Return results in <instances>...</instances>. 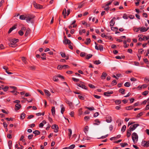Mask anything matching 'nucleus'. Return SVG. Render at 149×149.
<instances>
[{
    "label": "nucleus",
    "mask_w": 149,
    "mask_h": 149,
    "mask_svg": "<svg viewBox=\"0 0 149 149\" xmlns=\"http://www.w3.org/2000/svg\"><path fill=\"white\" fill-rule=\"evenodd\" d=\"M19 41L18 39H13L10 42L9 44V46L10 47H16V45L15 43Z\"/></svg>",
    "instance_id": "f257e3e1"
},
{
    "label": "nucleus",
    "mask_w": 149,
    "mask_h": 149,
    "mask_svg": "<svg viewBox=\"0 0 149 149\" xmlns=\"http://www.w3.org/2000/svg\"><path fill=\"white\" fill-rule=\"evenodd\" d=\"M132 139L134 143L137 142L138 139V136L136 133L134 132L132 134Z\"/></svg>",
    "instance_id": "f03ea898"
},
{
    "label": "nucleus",
    "mask_w": 149,
    "mask_h": 149,
    "mask_svg": "<svg viewBox=\"0 0 149 149\" xmlns=\"http://www.w3.org/2000/svg\"><path fill=\"white\" fill-rule=\"evenodd\" d=\"M34 18L33 15H29L26 17V20L28 23H29L33 21V19Z\"/></svg>",
    "instance_id": "7ed1b4c3"
},
{
    "label": "nucleus",
    "mask_w": 149,
    "mask_h": 149,
    "mask_svg": "<svg viewBox=\"0 0 149 149\" xmlns=\"http://www.w3.org/2000/svg\"><path fill=\"white\" fill-rule=\"evenodd\" d=\"M141 145L147 148L149 147V140L148 141H143L141 143Z\"/></svg>",
    "instance_id": "20e7f679"
},
{
    "label": "nucleus",
    "mask_w": 149,
    "mask_h": 149,
    "mask_svg": "<svg viewBox=\"0 0 149 149\" xmlns=\"http://www.w3.org/2000/svg\"><path fill=\"white\" fill-rule=\"evenodd\" d=\"M139 125L138 124H134L133 125H132L130 126L129 129L130 131H133L135 130L136 128Z\"/></svg>",
    "instance_id": "39448f33"
},
{
    "label": "nucleus",
    "mask_w": 149,
    "mask_h": 149,
    "mask_svg": "<svg viewBox=\"0 0 149 149\" xmlns=\"http://www.w3.org/2000/svg\"><path fill=\"white\" fill-rule=\"evenodd\" d=\"M83 82H80L79 83H77V85L80 87H81L83 89L87 90V88L86 87V86L83 84Z\"/></svg>",
    "instance_id": "423d86ee"
},
{
    "label": "nucleus",
    "mask_w": 149,
    "mask_h": 149,
    "mask_svg": "<svg viewBox=\"0 0 149 149\" xmlns=\"http://www.w3.org/2000/svg\"><path fill=\"white\" fill-rule=\"evenodd\" d=\"M113 91H108L107 92H104V96L109 97L110 96V95L111 94H113Z\"/></svg>",
    "instance_id": "0eeeda50"
},
{
    "label": "nucleus",
    "mask_w": 149,
    "mask_h": 149,
    "mask_svg": "<svg viewBox=\"0 0 149 149\" xmlns=\"http://www.w3.org/2000/svg\"><path fill=\"white\" fill-rule=\"evenodd\" d=\"M33 5L34 7L36 8L41 9L42 7V6L39 4H38L35 2L33 3Z\"/></svg>",
    "instance_id": "6e6552de"
},
{
    "label": "nucleus",
    "mask_w": 149,
    "mask_h": 149,
    "mask_svg": "<svg viewBox=\"0 0 149 149\" xmlns=\"http://www.w3.org/2000/svg\"><path fill=\"white\" fill-rule=\"evenodd\" d=\"M116 19V18L115 17H114L113 18V19L110 21V26H113L115 23V22L114 21V19Z\"/></svg>",
    "instance_id": "1a4fd4ad"
},
{
    "label": "nucleus",
    "mask_w": 149,
    "mask_h": 149,
    "mask_svg": "<svg viewBox=\"0 0 149 149\" xmlns=\"http://www.w3.org/2000/svg\"><path fill=\"white\" fill-rule=\"evenodd\" d=\"M149 29V28L148 27L146 29L145 27H139V30L141 32H145L147 31Z\"/></svg>",
    "instance_id": "9d476101"
},
{
    "label": "nucleus",
    "mask_w": 149,
    "mask_h": 149,
    "mask_svg": "<svg viewBox=\"0 0 149 149\" xmlns=\"http://www.w3.org/2000/svg\"><path fill=\"white\" fill-rule=\"evenodd\" d=\"M63 42L65 45L67 44L69 45L71 43L70 41L67 38H66L63 41Z\"/></svg>",
    "instance_id": "9b49d317"
},
{
    "label": "nucleus",
    "mask_w": 149,
    "mask_h": 149,
    "mask_svg": "<svg viewBox=\"0 0 149 149\" xmlns=\"http://www.w3.org/2000/svg\"><path fill=\"white\" fill-rule=\"evenodd\" d=\"M66 102L67 103L69 104V106H70L71 108H72V109H73V104L72 102H70L69 100L66 101Z\"/></svg>",
    "instance_id": "f8f14e48"
},
{
    "label": "nucleus",
    "mask_w": 149,
    "mask_h": 149,
    "mask_svg": "<svg viewBox=\"0 0 149 149\" xmlns=\"http://www.w3.org/2000/svg\"><path fill=\"white\" fill-rule=\"evenodd\" d=\"M91 40L90 38H87L86 39V41L84 42V43L87 45H88L91 43Z\"/></svg>",
    "instance_id": "ddd939ff"
},
{
    "label": "nucleus",
    "mask_w": 149,
    "mask_h": 149,
    "mask_svg": "<svg viewBox=\"0 0 149 149\" xmlns=\"http://www.w3.org/2000/svg\"><path fill=\"white\" fill-rule=\"evenodd\" d=\"M15 107H16L15 110H18L21 107V105L20 104H17L15 105Z\"/></svg>",
    "instance_id": "4468645a"
},
{
    "label": "nucleus",
    "mask_w": 149,
    "mask_h": 149,
    "mask_svg": "<svg viewBox=\"0 0 149 149\" xmlns=\"http://www.w3.org/2000/svg\"><path fill=\"white\" fill-rule=\"evenodd\" d=\"M61 107V113L63 114V112L65 111V108L63 106V104H61L60 106Z\"/></svg>",
    "instance_id": "2eb2a0df"
},
{
    "label": "nucleus",
    "mask_w": 149,
    "mask_h": 149,
    "mask_svg": "<svg viewBox=\"0 0 149 149\" xmlns=\"http://www.w3.org/2000/svg\"><path fill=\"white\" fill-rule=\"evenodd\" d=\"M107 76V74L105 72H103L101 75V77L102 79H104L106 78V77Z\"/></svg>",
    "instance_id": "dca6fc26"
},
{
    "label": "nucleus",
    "mask_w": 149,
    "mask_h": 149,
    "mask_svg": "<svg viewBox=\"0 0 149 149\" xmlns=\"http://www.w3.org/2000/svg\"><path fill=\"white\" fill-rule=\"evenodd\" d=\"M52 114L53 116H54L55 114V107H52L51 109Z\"/></svg>",
    "instance_id": "f3484780"
},
{
    "label": "nucleus",
    "mask_w": 149,
    "mask_h": 149,
    "mask_svg": "<svg viewBox=\"0 0 149 149\" xmlns=\"http://www.w3.org/2000/svg\"><path fill=\"white\" fill-rule=\"evenodd\" d=\"M95 123H93V125H99L100 123V122L98 119H96L95 120Z\"/></svg>",
    "instance_id": "a211bd4d"
},
{
    "label": "nucleus",
    "mask_w": 149,
    "mask_h": 149,
    "mask_svg": "<svg viewBox=\"0 0 149 149\" xmlns=\"http://www.w3.org/2000/svg\"><path fill=\"white\" fill-rule=\"evenodd\" d=\"M125 89L123 88H120L119 90V92L121 93L122 94L125 93Z\"/></svg>",
    "instance_id": "6ab92c4d"
},
{
    "label": "nucleus",
    "mask_w": 149,
    "mask_h": 149,
    "mask_svg": "<svg viewBox=\"0 0 149 149\" xmlns=\"http://www.w3.org/2000/svg\"><path fill=\"white\" fill-rule=\"evenodd\" d=\"M112 121V118L111 116H108V118L106 120V121L108 123H111Z\"/></svg>",
    "instance_id": "aec40b11"
},
{
    "label": "nucleus",
    "mask_w": 149,
    "mask_h": 149,
    "mask_svg": "<svg viewBox=\"0 0 149 149\" xmlns=\"http://www.w3.org/2000/svg\"><path fill=\"white\" fill-rule=\"evenodd\" d=\"M33 133L35 134V136L36 135H39L40 134V132L38 130H35L33 132Z\"/></svg>",
    "instance_id": "412c9836"
},
{
    "label": "nucleus",
    "mask_w": 149,
    "mask_h": 149,
    "mask_svg": "<svg viewBox=\"0 0 149 149\" xmlns=\"http://www.w3.org/2000/svg\"><path fill=\"white\" fill-rule=\"evenodd\" d=\"M44 92L46 95H47L48 96H49L51 95V94L47 90H45Z\"/></svg>",
    "instance_id": "4be33fe9"
},
{
    "label": "nucleus",
    "mask_w": 149,
    "mask_h": 149,
    "mask_svg": "<svg viewBox=\"0 0 149 149\" xmlns=\"http://www.w3.org/2000/svg\"><path fill=\"white\" fill-rule=\"evenodd\" d=\"M123 43L124 44V47L125 48H127L129 45L128 44H127V41L125 40H123Z\"/></svg>",
    "instance_id": "5701e85b"
},
{
    "label": "nucleus",
    "mask_w": 149,
    "mask_h": 149,
    "mask_svg": "<svg viewBox=\"0 0 149 149\" xmlns=\"http://www.w3.org/2000/svg\"><path fill=\"white\" fill-rule=\"evenodd\" d=\"M25 115H26L25 113H22L20 116V119L23 120L25 118Z\"/></svg>",
    "instance_id": "b1692460"
},
{
    "label": "nucleus",
    "mask_w": 149,
    "mask_h": 149,
    "mask_svg": "<svg viewBox=\"0 0 149 149\" xmlns=\"http://www.w3.org/2000/svg\"><path fill=\"white\" fill-rule=\"evenodd\" d=\"M86 32V31L85 29H83L81 30H80L79 31V34L80 35H81L82 34V33H85Z\"/></svg>",
    "instance_id": "393cba45"
},
{
    "label": "nucleus",
    "mask_w": 149,
    "mask_h": 149,
    "mask_svg": "<svg viewBox=\"0 0 149 149\" xmlns=\"http://www.w3.org/2000/svg\"><path fill=\"white\" fill-rule=\"evenodd\" d=\"M30 30L29 29H27L26 30V31L25 34V36H27L28 35V34L30 33Z\"/></svg>",
    "instance_id": "a878e982"
},
{
    "label": "nucleus",
    "mask_w": 149,
    "mask_h": 149,
    "mask_svg": "<svg viewBox=\"0 0 149 149\" xmlns=\"http://www.w3.org/2000/svg\"><path fill=\"white\" fill-rule=\"evenodd\" d=\"M68 136H69V138H70L71 136V135H72V130H71V129H68Z\"/></svg>",
    "instance_id": "bb28decb"
},
{
    "label": "nucleus",
    "mask_w": 149,
    "mask_h": 149,
    "mask_svg": "<svg viewBox=\"0 0 149 149\" xmlns=\"http://www.w3.org/2000/svg\"><path fill=\"white\" fill-rule=\"evenodd\" d=\"M26 17L24 15H22L19 16V19L21 20H24L26 19Z\"/></svg>",
    "instance_id": "cd10ccee"
},
{
    "label": "nucleus",
    "mask_w": 149,
    "mask_h": 149,
    "mask_svg": "<svg viewBox=\"0 0 149 149\" xmlns=\"http://www.w3.org/2000/svg\"><path fill=\"white\" fill-rule=\"evenodd\" d=\"M131 131L129 130V129H128V130L127 133V136L128 138L131 135Z\"/></svg>",
    "instance_id": "c85d7f7f"
},
{
    "label": "nucleus",
    "mask_w": 149,
    "mask_h": 149,
    "mask_svg": "<svg viewBox=\"0 0 149 149\" xmlns=\"http://www.w3.org/2000/svg\"><path fill=\"white\" fill-rule=\"evenodd\" d=\"M124 86L126 87H129L130 86V82H126L124 85Z\"/></svg>",
    "instance_id": "c756f323"
},
{
    "label": "nucleus",
    "mask_w": 149,
    "mask_h": 149,
    "mask_svg": "<svg viewBox=\"0 0 149 149\" xmlns=\"http://www.w3.org/2000/svg\"><path fill=\"white\" fill-rule=\"evenodd\" d=\"M115 103L116 104H120L121 103V101L120 100H116L115 101Z\"/></svg>",
    "instance_id": "7c9ffc66"
},
{
    "label": "nucleus",
    "mask_w": 149,
    "mask_h": 149,
    "mask_svg": "<svg viewBox=\"0 0 149 149\" xmlns=\"http://www.w3.org/2000/svg\"><path fill=\"white\" fill-rule=\"evenodd\" d=\"M143 115V113L142 112H141L138 114L137 116H136V118H139L140 117L142 116Z\"/></svg>",
    "instance_id": "2f4dec72"
},
{
    "label": "nucleus",
    "mask_w": 149,
    "mask_h": 149,
    "mask_svg": "<svg viewBox=\"0 0 149 149\" xmlns=\"http://www.w3.org/2000/svg\"><path fill=\"white\" fill-rule=\"evenodd\" d=\"M9 88V87L8 86H6L4 87H2V89L3 91H6Z\"/></svg>",
    "instance_id": "473e14b6"
},
{
    "label": "nucleus",
    "mask_w": 149,
    "mask_h": 149,
    "mask_svg": "<svg viewBox=\"0 0 149 149\" xmlns=\"http://www.w3.org/2000/svg\"><path fill=\"white\" fill-rule=\"evenodd\" d=\"M121 146L122 147H124L125 146H127L128 145V144L126 143H121L120 144Z\"/></svg>",
    "instance_id": "72a5a7b5"
},
{
    "label": "nucleus",
    "mask_w": 149,
    "mask_h": 149,
    "mask_svg": "<svg viewBox=\"0 0 149 149\" xmlns=\"http://www.w3.org/2000/svg\"><path fill=\"white\" fill-rule=\"evenodd\" d=\"M126 109L127 110H130L133 109V107L132 106H130L126 107Z\"/></svg>",
    "instance_id": "f704fd0d"
},
{
    "label": "nucleus",
    "mask_w": 149,
    "mask_h": 149,
    "mask_svg": "<svg viewBox=\"0 0 149 149\" xmlns=\"http://www.w3.org/2000/svg\"><path fill=\"white\" fill-rule=\"evenodd\" d=\"M22 60L24 63L25 64H26L27 63V61L26 60V58L25 57H23L22 58Z\"/></svg>",
    "instance_id": "c9c22d12"
},
{
    "label": "nucleus",
    "mask_w": 149,
    "mask_h": 149,
    "mask_svg": "<svg viewBox=\"0 0 149 149\" xmlns=\"http://www.w3.org/2000/svg\"><path fill=\"white\" fill-rule=\"evenodd\" d=\"M126 128V126L125 125H124L121 128V131L122 132H124Z\"/></svg>",
    "instance_id": "e433bc0d"
},
{
    "label": "nucleus",
    "mask_w": 149,
    "mask_h": 149,
    "mask_svg": "<svg viewBox=\"0 0 149 149\" xmlns=\"http://www.w3.org/2000/svg\"><path fill=\"white\" fill-rule=\"evenodd\" d=\"M60 54L62 57L65 58L66 57V55L65 53L63 52H60Z\"/></svg>",
    "instance_id": "4c0bfd02"
},
{
    "label": "nucleus",
    "mask_w": 149,
    "mask_h": 149,
    "mask_svg": "<svg viewBox=\"0 0 149 149\" xmlns=\"http://www.w3.org/2000/svg\"><path fill=\"white\" fill-rule=\"evenodd\" d=\"M86 109H87L90 111H92L93 110H95V109L94 107H86Z\"/></svg>",
    "instance_id": "58836bf2"
},
{
    "label": "nucleus",
    "mask_w": 149,
    "mask_h": 149,
    "mask_svg": "<svg viewBox=\"0 0 149 149\" xmlns=\"http://www.w3.org/2000/svg\"><path fill=\"white\" fill-rule=\"evenodd\" d=\"M92 56V55L91 54H89L87 55L86 56V58L87 59H89L91 58Z\"/></svg>",
    "instance_id": "ea45409f"
},
{
    "label": "nucleus",
    "mask_w": 149,
    "mask_h": 149,
    "mask_svg": "<svg viewBox=\"0 0 149 149\" xmlns=\"http://www.w3.org/2000/svg\"><path fill=\"white\" fill-rule=\"evenodd\" d=\"M101 62L99 60H96L94 62V63L96 65H98L100 64Z\"/></svg>",
    "instance_id": "a19ab883"
},
{
    "label": "nucleus",
    "mask_w": 149,
    "mask_h": 149,
    "mask_svg": "<svg viewBox=\"0 0 149 149\" xmlns=\"http://www.w3.org/2000/svg\"><path fill=\"white\" fill-rule=\"evenodd\" d=\"M111 29L112 31H116L118 30V28L117 27H111Z\"/></svg>",
    "instance_id": "79ce46f5"
},
{
    "label": "nucleus",
    "mask_w": 149,
    "mask_h": 149,
    "mask_svg": "<svg viewBox=\"0 0 149 149\" xmlns=\"http://www.w3.org/2000/svg\"><path fill=\"white\" fill-rule=\"evenodd\" d=\"M66 14V10L65 8H64L62 12V14L64 16H65Z\"/></svg>",
    "instance_id": "37998d69"
},
{
    "label": "nucleus",
    "mask_w": 149,
    "mask_h": 149,
    "mask_svg": "<svg viewBox=\"0 0 149 149\" xmlns=\"http://www.w3.org/2000/svg\"><path fill=\"white\" fill-rule=\"evenodd\" d=\"M148 91H144L142 93V95H146L148 93Z\"/></svg>",
    "instance_id": "c03bdc74"
},
{
    "label": "nucleus",
    "mask_w": 149,
    "mask_h": 149,
    "mask_svg": "<svg viewBox=\"0 0 149 149\" xmlns=\"http://www.w3.org/2000/svg\"><path fill=\"white\" fill-rule=\"evenodd\" d=\"M58 126L57 125L55 124L53 125L52 126V128L53 129H55L56 128H58Z\"/></svg>",
    "instance_id": "a18cd8bd"
},
{
    "label": "nucleus",
    "mask_w": 149,
    "mask_h": 149,
    "mask_svg": "<svg viewBox=\"0 0 149 149\" xmlns=\"http://www.w3.org/2000/svg\"><path fill=\"white\" fill-rule=\"evenodd\" d=\"M117 83L116 80H114L112 81L111 84L112 85L114 86Z\"/></svg>",
    "instance_id": "49530a36"
},
{
    "label": "nucleus",
    "mask_w": 149,
    "mask_h": 149,
    "mask_svg": "<svg viewBox=\"0 0 149 149\" xmlns=\"http://www.w3.org/2000/svg\"><path fill=\"white\" fill-rule=\"evenodd\" d=\"M99 49L100 50V51H102L103 50V46L102 45H100L98 46Z\"/></svg>",
    "instance_id": "de8ad7c7"
},
{
    "label": "nucleus",
    "mask_w": 149,
    "mask_h": 149,
    "mask_svg": "<svg viewBox=\"0 0 149 149\" xmlns=\"http://www.w3.org/2000/svg\"><path fill=\"white\" fill-rule=\"evenodd\" d=\"M123 17L125 19H127L128 18L127 14L125 13L123 14Z\"/></svg>",
    "instance_id": "09e8293b"
},
{
    "label": "nucleus",
    "mask_w": 149,
    "mask_h": 149,
    "mask_svg": "<svg viewBox=\"0 0 149 149\" xmlns=\"http://www.w3.org/2000/svg\"><path fill=\"white\" fill-rule=\"evenodd\" d=\"M88 86L91 88H95V86L91 84H88Z\"/></svg>",
    "instance_id": "8fccbe9b"
},
{
    "label": "nucleus",
    "mask_w": 149,
    "mask_h": 149,
    "mask_svg": "<svg viewBox=\"0 0 149 149\" xmlns=\"http://www.w3.org/2000/svg\"><path fill=\"white\" fill-rule=\"evenodd\" d=\"M63 69V65H58L57 67V69L58 70H61Z\"/></svg>",
    "instance_id": "3c124183"
},
{
    "label": "nucleus",
    "mask_w": 149,
    "mask_h": 149,
    "mask_svg": "<svg viewBox=\"0 0 149 149\" xmlns=\"http://www.w3.org/2000/svg\"><path fill=\"white\" fill-rule=\"evenodd\" d=\"M78 97L79 99L81 100H84L85 99L84 97L81 95H79Z\"/></svg>",
    "instance_id": "603ef678"
},
{
    "label": "nucleus",
    "mask_w": 149,
    "mask_h": 149,
    "mask_svg": "<svg viewBox=\"0 0 149 149\" xmlns=\"http://www.w3.org/2000/svg\"><path fill=\"white\" fill-rule=\"evenodd\" d=\"M58 77H53V79L54 80V81L56 82L58 81Z\"/></svg>",
    "instance_id": "864d4df0"
},
{
    "label": "nucleus",
    "mask_w": 149,
    "mask_h": 149,
    "mask_svg": "<svg viewBox=\"0 0 149 149\" xmlns=\"http://www.w3.org/2000/svg\"><path fill=\"white\" fill-rule=\"evenodd\" d=\"M82 109L81 108H80L79 110V115H81L82 114Z\"/></svg>",
    "instance_id": "5fc2aeb1"
},
{
    "label": "nucleus",
    "mask_w": 149,
    "mask_h": 149,
    "mask_svg": "<svg viewBox=\"0 0 149 149\" xmlns=\"http://www.w3.org/2000/svg\"><path fill=\"white\" fill-rule=\"evenodd\" d=\"M75 147V145L74 144H72L69 147V149H73Z\"/></svg>",
    "instance_id": "6e6d98bb"
},
{
    "label": "nucleus",
    "mask_w": 149,
    "mask_h": 149,
    "mask_svg": "<svg viewBox=\"0 0 149 149\" xmlns=\"http://www.w3.org/2000/svg\"><path fill=\"white\" fill-rule=\"evenodd\" d=\"M72 79L75 82L79 81V79H77L74 78H72Z\"/></svg>",
    "instance_id": "4d7b16f0"
},
{
    "label": "nucleus",
    "mask_w": 149,
    "mask_h": 149,
    "mask_svg": "<svg viewBox=\"0 0 149 149\" xmlns=\"http://www.w3.org/2000/svg\"><path fill=\"white\" fill-rule=\"evenodd\" d=\"M86 54L84 52H81L80 54V56L81 57H84L85 56Z\"/></svg>",
    "instance_id": "13d9d810"
},
{
    "label": "nucleus",
    "mask_w": 149,
    "mask_h": 149,
    "mask_svg": "<svg viewBox=\"0 0 149 149\" xmlns=\"http://www.w3.org/2000/svg\"><path fill=\"white\" fill-rule=\"evenodd\" d=\"M90 119V117L88 116H86L84 117V120L86 121H87V120Z\"/></svg>",
    "instance_id": "bf43d9fd"
},
{
    "label": "nucleus",
    "mask_w": 149,
    "mask_h": 149,
    "mask_svg": "<svg viewBox=\"0 0 149 149\" xmlns=\"http://www.w3.org/2000/svg\"><path fill=\"white\" fill-rule=\"evenodd\" d=\"M103 8H104V10H106V11H107L108 10H109V6H105V7H104V6H103Z\"/></svg>",
    "instance_id": "052dcab7"
},
{
    "label": "nucleus",
    "mask_w": 149,
    "mask_h": 149,
    "mask_svg": "<svg viewBox=\"0 0 149 149\" xmlns=\"http://www.w3.org/2000/svg\"><path fill=\"white\" fill-rule=\"evenodd\" d=\"M69 68V66L67 65H63V69H65L66 68Z\"/></svg>",
    "instance_id": "680f3d73"
},
{
    "label": "nucleus",
    "mask_w": 149,
    "mask_h": 149,
    "mask_svg": "<svg viewBox=\"0 0 149 149\" xmlns=\"http://www.w3.org/2000/svg\"><path fill=\"white\" fill-rule=\"evenodd\" d=\"M18 33L20 36H22L23 35L24 33L22 31L20 30L18 31Z\"/></svg>",
    "instance_id": "e2e57ef3"
},
{
    "label": "nucleus",
    "mask_w": 149,
    "mask_h": 149,
    "mask_svg": "<svg viewBox=\"0 0 149 149\" xmlns=\"http://www.w3.org/2000/svg\"><path fill=\"white\" fill-rule=\"evenodd\" d=\"M88 128L87 126L85 127V128H84V131L86 133V132H87L88 131Z\"/></svg>",
    "instance_id": "0e129e2a"
},
{
    "label": "nucleus",
    "mask_w": 149,
    "mask_h": 149,
    "mask_svg": "<svg viewBox=\"0 0 149 149\" xmlns=\"http://www.w3.org/2000/svg\"><path fill=\"white\" fill-rule=\"evenodd\" d=\"M143 40H148L149 39V36L146 37L145 36H144L143 37Z\"/></svg>",
    "instance_id": "69168bd1"
},
{
    "label": "nucleus",
    "mask_w": 149,
    "mask_h": 149,
    "mask_svg": "<svg viewBox=\"0 0 149 149\" xmlns=\"http://www.w3.org/2000/svg\"><path fill=\"white\" fill-rule=\"evenodd\" d=\"M143 51V50L142 49H140L139 50L138 52L140 54H142Z\"/></svg>",
    "instance_id": "338daca9"
},
{
    "label": "nucleus",
    "mask_w": 149,
    "mask_h": 149,
    "mask_svg": "<svg viewBox=\"0 0 149 149\" xmlns=\"http://www.w3.org/2000/svg\"><path fill=\"white\" fill-rule=\"evenodd\" d=\"M29 68L31 70H34L35 69V67L33 66H29Z\"/></svg>",
    "instance_id": "774afa93"
}]
</instances>
